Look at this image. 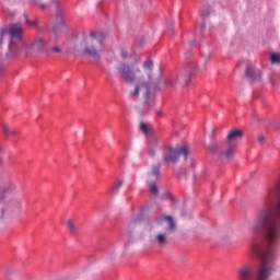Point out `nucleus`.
Masks as SVG:
<instances>
[{"instance_id": "nucleus-30", "label": "nucleus", "mask_w": 280, "mask_h": 280, "mask_svg": "<svg viewBox=\"0 0 280 280\" xmlns=\"http://www.w3.org/2000/svg\"><path fill=\"white\" fill-rule=\"evenodd\" d=\"M270 82H271V84H275V81L272 79H270Z\"/></svg>"}, {"instance_id": "nucleus-7", "label": "nucleus", "mask_w": 280, "mask_h": 280, "mask_svg": "<svg viewBox=\"0 0 280 280\" xmlns=\"http://www.w3.org/2000/svg\"><path fill=\"white\" fill-rule=\"evenodd\" d=\"M12 194H16V184L14 182H8L4 184V187L0 188V200L12 196Z\"/></svg>"}, {"instance_id": "nucleus-13", "label": "nucleus", "mask_w": 280, "mask_h": 280, "mask_svg": "<svg viewBox=\"0 0 280 280\" xmlns=\"http://www.w3.org/2000/svg\"><path fill=\"white\" fill-rule=\"evenodd\" d=\"M186 73L188 75L186 84H189V80H191V75H194V73H196V70H194V66H191V65L187 66Z\"/></svg>"}, {"instance_id": "nucleus-17", "label": "nucleus", "mask_w": 280, "mask_h": 280, "mask_svg": "<svg viewBox=\"0 0 280 280\" xmlns=\"http://www.w3.org/2000/svg\"><path fill=\"white\" fill-rule=\"evenodd\" d=\"M158 145H159V141H156V140H153L150 142L149 153L151 156H154V148H156Z\"/></svg>"}, {"instance_id": "nucleus-1", "label": "nucleus", "mask_w": 280, "mask_h": 280, "mask_svg": "<svg viewBox=\"0 0 280 280\" xmlns=\"http://www.w3.org/2000/svg\"><path fill=\"white\" fill-rule=\"evenodd\" d=\"M117 71L127 84L136 82L133 90L130 92V97L137 100L142 94L144 96V108L150 110L154 106V96L151 91L161 82V75H154V63L150 59L143 62L142 68H139L137 63H121L117 67Z\"/></svg>"}, {"instance_id": "nucleus-16", "label": "nucleus", "mask_w": 280, "mask_h": 280, "mask_svg": "<svg viewBox=\"0 0 280 280\" xmlns=\"http://www.w3.org/2000/svg\"><path fill=\"white\" fill-rule=\"evenodd\" d=\"M270 61L272 65H279L280 63V56L277 52L270 54Z\"/></svg>"}, {"instance_id": "nucleus-14", "label": "nucleus", "mask_w": 280, "mask_h": 280, "mask_svg": "<svg viewBox=\"0 0 280 280\" xmlns=\"http://www.w3.org/2000/svg\"><path fill=\"white\" fill-rule=\"evenodd\" d=\"M247 75H249V78H255V75L259 79L261 78V72H255V69L253 68H247V71H246Z\"/></svg>"}, {"instance_id": "nucleus-20", "label": "nucleus", "mask_w": 280, "mask_h": 280, "mask_svg": "<svg viewBox=\"0 0 280 280\" xmlns=\"http://www.w3.org/2000/svg\"><path fill=\"white\" fill-rule=\"evenodd\" d=\"M121 185H124V180H119L117 184H115L113 187L114 191H118V189H121Z\"/></svg>"}, {"instance_id": "nucleus-12", "label": "nucleus", "mask_w": 280, "mask_h": 280, "mask_svg": "<svg viewBox=\"0 0 280 280\" xmlns=\"http://www.w3.org/2000/svg\"><path fill=\"white\" fill-rule=\"evenodd\" d=\"M2 132L5 135V137H14L16 136V131L13 129H10L8 125H2Z\"/></svg>"}, {"instance_id": "nucleus-15", "label": "nucleus", "mask_w": 280, "mask_h": 280, "mask_svg": "<svg viewBox=\"0 0 280 280\" xmlns=\"http://www.w3.org/2000/svg\"><path fill=\"white\" fill-rule=\"evenodd\" d=\"M160 174H161V171L159 170V167L154 166L152 168L151 174L149 175L150 180H153V178H159Z\"/></svg>"}, {"instance_id": "nucleus-23", "label": "nucleus", "mask_w": 280, "mask_h": 280, "mask_svg": "<svg viewBox=\"0 0 280 280\" xmlns=\"http://www.w3.org/2000/svg\"><path fill=\"white\" fill-rule=\"evenodd\" d=\"M35 4L40 8V10H45V4L40 3V0H36Z\"/></svg>"}, {"instance_id": "nucleus-18", "label": "nucleus", "mask_w": 280, "mask_h": 280, "mask_svg": "<svg viewBox=\"0 0 280 280\" xmlns=\"http://www.w3.org/2000/svg\"><path fill=\"white\" fill-rule=\"evenodd\" d=\"M150 191L153 194V196H159V188L156 187V184L150 185Z\"/></svg>"}, {"instance_id": "nucleus-21", "label": "nucleus", "mask_w": 280, "mask_h": 280, "mask_svg": "<svg viewBox=\"0 0 280 280\" xmlns=\"http://www.w3.org/2000/svg\"><path fill=\"white\" fill-rule=\"evenodd\" d=\"M165 85H166V86H176V83H175L172 79H167V80L165 81Z\"/></svg>"}, {"instance_id": "nucleus-28", "label": "nucleus", "mask_w": 280, "mask_h": 280, "mask_svg": "<svg viewBox=\"0 0 280 280\" xmlns=\"http://www.w3.org/2000/svg\"><path fill=\"white\" fill-rule=\"evenodd\" d=\"M59 15L62 16V12L58 11L57 16H59Z\"/></svg>"}, {"instance_id": "nucleus-26", "label": "nucleus", "mask_w": 280, "mask_h": 280, "mask_svg": "<svg viewBox=\"0 0 280 280\" xmlns=\"http://www.w3.org/2000/svg\"><path fill=\"white\" fill-rule=\"evenodd\" d=\"M120 56H121V58L126 59V58H128V52L126 50H122L120 52Z\"/></svg>"}, {"instance_id": "nucleus-4", "label": "nucleus", "mask_w": 280, "mask_h": 280, "mask_svg": "<svg viewBox=\"0 0 280 280\" xmlns=\"http://www.w3.org/2000/svg\"><path fill=\"white\" fill-rule=\"evenodd\" d=\"M180 156H184V159H187L189 156V148L187 145L168 148V152L164 154V162L165 163H178V159Z\"/></svg>"}, {"instance_id": "nucleus-6", "label": "nucleus", "mask_w": 280, "mask_h": 280, "mask_svg": "<svg viewBox=\"0 0 280 280\" xmlns=\"http://www.w3.org/2000/svg\"><path fill=\"white\" fill-rule=\"evenodd\" d=\"M237 280H252L253 279V267L250 265H242L236 273Z\"/></svg>"}, {"instance_id": "nucleus-8", "label": "nucleus", "mask_w": 280, "mask_h": 280, "mask_svg": "<svg viewBox=\"0 0 280 280\" xmlns=\"http://www.w3.org/2000/svg\"><path fill=\"white\" fill-rule=\"evenodd\" d=\"M243 137H244V131L240 129L230 130L226 137L228 145H234L235 141H238V139H242Z\"/></svg>"}, {"instance_id": "nucleus-11", "label": "nucleus", "mask_w": 280, "mask_h": 280, "mask_svg": "<svg viewBox=\"0 0 280 280\" xmlns=\"http://www.w3.org/2000/svg\"><path fill=\"white\" fill-rule=\"evenodd\" d=\"M67 226H68V231L72 235H75V233H78V225H75V222H73V220H68L67 221Z\"/></svg>"}, {"instance_id": "nucleus-9", "label": "nucleus", "mask_w": 280, "mask_h": 280, "mask_svg": "<svg viewBox=\"0 0 280 280\" xmlns=\"http://www.w3.org/2000/svg\"><path fill=\"white\" fill-rule=\"evenodd\" d=\"M233 154H235V144H228V147L221 151L220 158L225 161H231Z\"/></svg>"}, {"instance_id": "nucleus-25", "label": "nucleus", "mask_w": 280, "mask_h": 280, "mask_svg": "<svg viewBox=\"0 0 280 280\" xmlns=\"http://www.w3.org/2000/svg\"><path fill=\"white\" fill-rule=\"evenodd\" d=\"M208 150L215 152L218 150V145L213 144L212 147H208Z\"/></svg>"}, {"instance_id": "nucleus-10", "label": "nucleus", "mask_w": 280, "mask_h": 280, "mask_svg": "<svg viewBox=\"0 0 280 280\" xmlns=\"http://www.w3.org/2000/svg\"><path fill=\"white\" fill-rule=\"evenodd\" d=\"M45 45H47V43L45 42V39L43 38H37L35 40V43L33 44V49H37V51H40V49L45 48Z\"/></svg>"}, {"instance_id": "nucleus-5", "label": "nucleus", "mask_w": 280, "mask_h": 280, "mask_svg": "<svg viewBox=\"0 0 280 280\" xmlns=\"http://www.w3.org/2000/svg\"><path fill=\"white\" fill-rule=\"evenodd\" d=\"M11 36V38H21V34H23V25L21 24H12L9 30H3L0 33V43L3 40L4 36Z\"/></svg>"}, {"instance_id": "nucleus-29", "label": "nucleus", "mask_w": 280, "mask_h": 280, "mask_svg": "<svg viewBox=\"0 0 280 280\" xmlns=\"http://www.w3.org/2000/svg\"><path fill=\"white\" fill-rule=\"evenodd\" d=\"M10 50H11V51H14V47H13V46H10Z\"/></svg>"}, {"instance_id": "nucleus-24", "label": "nucleus", "mask_w": 280, "mask_h": 280, "mask_svg": "<svg viewBox=\"0 0 280 280\" xmlns=\"http://www.w3.org/2000/svg\"><path fill=\"white\" fill-rule=\"evenodd\" d=\"M258 143H264L266 141V138L264 136H259L257 138Z\"/></svg>"}, {"instance_id": "nucleus-19", "label": "nucleus", "mask_w": 280, "mask_h": 280, "mask_svg": "<svg viewBox=\"0 0 280 280\" xmlns=\"http://www.w3.org/2000/svg\"><path fill=\"white\" fill-rule=\"evenodd\" d=\"M140 130H141V132H143L144 135H148V132H149L148 125H145V122H141V124H140Z\"/></svg>"}, {"instance_id": "nucleus-2", "label": "nucleus", "mask_w": 280, "mask_h": 280, "mask_svg": "<svg viewBox=\"0 0 280 280\" xmlns=\"http://www.w3.org/2000/svg\"><path fill=\"white\" fill-rule=\"evenodd\" d=\"M165 221L168 226L165 232H158L153 235L152 242L159 248H165L167 244H170V233H174L176 231V222H174V218L172 215H162L159 219V222Z\"/></svg>"}, {"instance_id": "nucleus-27", "label": "nucleus", "mask_w": 280, "mask_h": 280, "mask_svg": "<svg viewBox=\"0 0 280 280\" xmlns=\"http://www.w3.org/2000/svg\"><path fill=\"white\" fill-rule=\"evenodd\" d=\"M52 51H55V54H60V51H62L59 47H54Z\"/></svg>"}, {"instance_id": "nucleus-22", "label": "nucleus", "mask_w": 280, "mask_h": 280, "mask_svg": "<svg viewBox=\"0 0 280 280\" xmlns=\"http://www.w3.org/2000/svg\"><path fill=\"white\" fill-rule=\"evenodd\" d=\"M209 8H206V9H203V10H201V16H203V18H207V16H209Z\"/></svg>"}, {"instance_id": "nucleus-3", "label": "nucleus", "mask_w": 280, "mask_h": 280, "mask_svg": "<svg viewBox=\"0 0 280 280\" xmlns=\"http://www.w3.org/2000/svg\"><path fill=\"white\" fill-rule=\"evenodd\" d=\"M102 45H104V42L96 37L95 33H92L90 37L84 38L81 43L84 56H91L92 58H100Z\"/></svg>"}]
</instances>
